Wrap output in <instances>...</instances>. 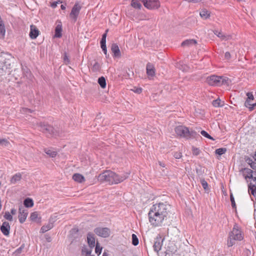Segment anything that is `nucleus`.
I'll list each match as a JSON object with an SVG mask.
<instances>
[{
    "label": "nucleus",
    "instance_id": "nucleus-1",
    "mask_svg": "<svg viewBox=\"0 0 256 256\" xmlns=\"http://www.w3.org/2000/svg\"><path fill=\"white\" fill-rule=\"evenodd\" d=\"M170 210V206L166 202H159L154 204L148 214L150 222L154 226H161L167 218Z\"/></svg>",
    "mask_w": 256,
    "mask_h": 256
},
{
    "label": "nucleus",
    "instance_id": "nucleus-2",
    "mask_svg": "<svg viewBox=\"0 0 256 256\" xmlns=\"http://www.w3.org/2000/svg\"><path fill=\"white\" fill-rule=\"evenodd\" d=\"M128 177V174L119 176L111 170H106L99 174L98 180L100 182H106L112 184L120 183Z\"/></svg>",
    "mask_w": 256,
    "mask_h": 256
},
{
    "label": "nucleus",
    "instance_id": "nucleus-3",
    "mask_svg": "<svg viewBox=\"0 0 256 256\" xmlns=\"http://www.w3.org/2000/svg\"><path fill=\"white\" fill-rule=\"evenodd\" d=\"M229 79L226 76L212 75L206 78V82L210 86H221L223 84L228 85Z\"/></svg>",
    "mask_w": 256,
    "mask_h": 256
},
{
    "label": "nucleus",
    "instance_id": "nucleus-4",
    "mask_svg": "<svg viewBox=\"0 0 256 256\" xmlns=\"http://www.w3.org/2000/svg\"><path fill=\"white\" fill-rule=\"evenodd\" d=\"M175 132L178 136L187 139L194 138L196 134L195 132L190 131L188 128L184 126H176L175 128Z\"/></svg>",
    "mask_w": 256,
    "mask_h": 256
},
{
    "label": "nucleus",
    "instance_id": "nucleus-5",
    "mask_svg": "<svg viewBox=\"0 0 256 256\" xmlns=\"http://www.w3.org/2000/svg\"><path fill=\"white\" fill-rule=\"evenodd\" d=\"M240 172L246 180L248 178H252L256 184V176H253V172L252 170L248 168H242ZM249 188L250 193L254 195L255 192H256V186L252 185V186H250Z\"/></svg>",
    "mask_w": 256,
    "mask_h": 256
},
{
    "label": "nucleus",
    "instance_id": "nucleus-6",
    "mask_svg": "<svg viewBox=\"0 0 256 256\" xmlns=\"http://www.w3.org/2000/svg\"><path fill=\"white\" fill-rule=\"evenodd\" d=\"M94 233L99 236L106 238L110 234V230L108 228L98 227L94 230Z\"/></svg>",
    "mask_w": 256,
    "mask_h": 256
},
{
    "label": "nucleus",
    "instance_id": "nucleus-7",
    "mask_svg": "<svg viewBox=\"0 0 256 256\" xmlns=\"http://www.w3.org/2000/svg\"><path fill=\"white\" fill-rule=\"evenodd\" d=\"M38 126L40 127V130L48 136H52L54 134V128L50 125L44 123V122H40L38 124Z\"/></svg>",
    "mask_w": 256,
    "mask_h": 256
},
{
    "label": "nucleus",
    "instance_id": "nucleus-8",
    "mask_svg": "<svg viewBox=\"0 0 256 256\" xmlns=\"http://www.w3.org/2000/svg\"><path fill=\"white\" fill-rule=\"evenodd\" d=\"M229 234L238 240H241L243 239V234L241 229L236 224L234 225L232 231Z\"/></svg>",
    "mask_w": 256,
    "mask_h": 256
},
{
    "label": "nucleus",
    "instance_id": "nucleus-9",
    "mask_svg": "<svg viewBox=\"0 0 256 256\" xmlns=\"http://www.w3.org/2000/svg\"><path fill=\"white\" fill-rule=\"evenodd\" d=\"M81 6L78 3H76L72 8V11L70 14V16L74 22L76 21Z\"/></svg>",
    "mask_w": 256,
    "mask_h": 256
},
{
    "label": "nucleus",
    "instance_id": "nucleus-10",
    "mask_svg": "<svg viewBox=\"0 0 256 256\" xmlns=\"http://www.w3.org/2000/svg\"><path fill=\"white\" fill-rule=\"evenodd\" d=\"M146 8L150 10L158 9L160 7V2L158 0H148Z\"/></svg>",
    "mask_w": 256,
    "mask_h": 256
},
{
    "label": "nucleus",
    "instance_id": "nucleus-11",
    "mask_svg": "<svg viewBox=\"0 0 256 256\" xmlns=\"http://www.w3.org/2000/svg\"><path fill=\"white\" fill-rule=\"evenodd\" d=\"M28 214V212L27 210L25 209L23 207H20L19 208L18 220L20 223L22 224L24 222H25Z\"/></svg>",
    "mask_w": 256,
    "mask_h": 256
},
{
    "label": "nucleus",
    "instance_id": "nucleus-12",
    "mask_svg": "<svg viewBox=\"0 0 256 256\" xmlns=\"http://www.w3.org/2000/svg\"><path fill=\"white\" fill-rule=\"evenodd\" d=\"M162 239L160 236H157L154 240V244L153 246L154 251L158 252L162 248Z\"/></svg>",
    "mask_w": 256,
    "mask_h": 256
},
{
    "label": "nucleus",
    "instance_id": "nucleus-13",
    "mask_svg": "<svg viewBox=\"0 0 256 256\" xmlns=\"http://www.w3.org/2000/svg\"><path fill=\"white\" fill-rule=\"evenodd\" d=\"M10 226L8 222H4L0 226V230L6 236H8L10 234Z\"/></svg>",
    "mask_w": 256,
    "mask_h": 256
},
{
    "label": "nucleus",
    "instance_id": "nucleus-14",
    "mask_svg": "<svg viewBox=\"0 0 256 256\" xmlns=\"http://www.w3.org/2000/svg\"><path fill=\"white\" fill-rule=\"evenodd\" d=\"M39 31L36 27L34 25L30 26V36L32 39H35L38 36Z\"/></svg>",
    "mask_w": 256,
    "mask_h": 256
},
{
    "label": "nucleus",
    "instance_id": "nucleus-15",
    "mask_svg": "<svg viewBox=\"0 0 256 256\" xmlns=\"http://www.w3.org/2000/svg\"><path fill=\"white\" fill-rule=\"evenodd\" d=\"M88 243L90 248H92L95 244V238L94 234L92 232H88L87 234Z\"/></svg>",
    "mask_w": 256,
    "mask_h": 256
},
{
    "label": "nucleus",
    "instance_id": "nucleus-16",
    "mask_svg": "<svg viewBox=\"0 0 256 256\" xmlns=\"http://www.w3.org/2000/svg\"><path fill=\"white\" fill-rule=\"evenodd\" d=\"M111 50L114 54V56L119 58L120 56V52L118 46L113 44L111 46Z\"/></svg>",
    "mask_w": 256,
    "mask_h": 256
},
{
    "label": "nucleus",
    "instance_id": "nucleus-17",
    "mask_svg": "<svg viewBox=\"0 0 256 256\" xmlns=\"http://www.w3.org/2000/svg\"><path fill=\"white\" fill-rule=\"evenodd\" d=\"M146 74L148 76H153L155 75V69L153 64L148 63L146 64Z\"/></svg>",
    "mask_w": 256,
    "mask_h": 256
},
{
    "label": "nucleus",
    "instance_id": "nucleus-18",
    "mask_svg": "<svg viewBox=\"0 0 256 256\" xmlns=\"http://www.w3.org/2000/svg\"><path fill=\"white\" fill-rule=\"evenodd\" d=\"M22 174L20 173H16L10 179V182L12 184H15L20 182L22 179Z\"/></svg>",
    "mask_w": 256,
    "mask_h": 256
},
{
    "label": "nucleus",
    "instance_id": "nucleus-19",
    "mask_svg": "<svg viewBox=\"0 0 256 256\" xmlns=\"http://www.w3.org/2000/svg\"><path fill=\"white\" fill-rule=\"evenodd\" d=\"M73 180L78 182H82L85 180L84 176L80 174H74L72 176Z\"/></svg>",
    "mask_w": 256,
    "mask_h": 256
},
{
    "label": "nucleus",
    "instance_id": "nucleus-20",
    "mask_svg": "<svg viewBox=\"0 0 256 256\" xmlns=\"http://www.w3.org/2000/svg\"><path fill=\"white\" fill-rule=\"evenodd\" d=\"M214 34L216 35L218 38H220L222 40H228L230 38V36L229 35H225L220 32L215 30L214 32Z\"/></svg>",
    "mask_w": 256,
    "mask_h": 256
},
{
    "label": "nucleus",
    "instance_id": "nucleus-21",
    "mask_svg": "<svg viewBox=\"0 0 256 256\" xmlns=\"http://www.w3.org/2000/svg\"><path fill=\"white\" fill-rule=\"evenodd\" d=\"M200 15L202 18L206 20L210 18V12H209L207 10L203 8L200 11Z\"/></svg>",
    "mask_w": 256,
    "mask_h": 256
},
{
    "label": "nucleus",
    "instance_id": "nucleus-22",
    "mask_svg": "<svg viewBox=\"0 0 256 256\" xmlns=\"http://www.w3.org/2000/svg\"><path fill=\"white\" fill-rule=\"evenodd\" d=\"M196 44V41L194 39L186 40L182 43V46H190Z\"/></svg>",
    "mask_w": 256,
    "mask_h": 256
},
{
    "label": "nucleus",
    "instance_id": "nucleus-23",
    "mask_svg": "<svg viewBox=\"0 0 256 256\" xmlns=\"http://www.w3.org/2000/svg\"><path fill=\"white\" fill-rule=\"evenodd\" d=\"M62 24H58L55 29L54 36L60 38L62 36Z\"/></svg>",
    "mask_w": 256,
    "mask_h": 256
},
{
    "label": "nucleus",
    "instance_id": "nucleus-24",
    "mask_svg": "<svg viewBox=\"0 0 256 256\" xmlns=\"http://www.w3.org/2000/svg\"><path fill=\"white\" fill-rule=\"evenodd\" d=\"M24 204L26 208H32L34 206V202L32 198H26L24 200Z\"/></svg>",
    "mask_w": 256,
    "mask_h": 256
},
{
    "label": "nucleus",
    "instance_id": "nucleus-25",
    "mask_svg": "<svg viewBox=\"0 0 256 256\" xmlns=\"http://www.w3.org/2000/svg\"><path fill=\"white\" fill-rule=\"evenodd\" d=\"M54 226L52 223H48L46 226H43L40 229V231L42 233H44L48 230H50L53 228Z\"/></svg>",
    "mask_w": 256,
    "mask_h": 256
},
{
    "label": "nucleus",
    "instance_id": "nucleus-26",
    "mask_svg": "<svg viewBox=\"0 0 256 256\" xmlns=\"http://www.w3.org/2000/svg\"><path fill=\"white\" fill-rule=\"evenodd\" d=\"M236 240H238L229 234L228 238V247H231L236 244Z\"/></svg>",
    "mask_w": 256,
    "mask_h": 256
},
{
    "label": "nucleus",
    "instance_id": "nucleus-27",
    "mask_svg": "<svg viewBox=\"0 0 256 256\" xmlns=\"http://www.w3.org/2000/svg\"><path fill=\"white\" fill-rule=\"evenodd\" d=\"M44 152L50 157L54 158L57 154V152L50 149H45Z\"/></svg>",
    "mask_w": 256,
    "mask_h": 256
},
{
    "label": "nucleus",
    "instance_id": "nucleus-28",
    "mask_svg": "<svg viewBox=\"0 0 256 256\" xmlns=\"http://www.w3.org/2000/svg\"><path fill=\"white\" fill-rule=\"evenodd\" d=\"M98 83L102 88H104L106 86V79L104 76H101L98 79Z\"/></svg>",
    "mask_w": 256,
    "mask_h": 256
},
{
    "label": "nucleus",
    "instance_id": "nucleus-29",
    "mask_svg": "<svg viewBox=\"0 0 256 256\" xmlns=\"http://www.w3.org/2000/svg\"><path fill=\"white\" fill-rule=\"evenodd\" d=\"M131 6L133 8L138 9H140L142 7L141 4L138 0H132Z\"/></svg>",
    "mask_w": 256,
    "mask_h": 256
},
{
    "label": "nucleus",
    "instance_id": "nucleus-30",
    "mask_svg": "<svg viewBox=\"0 0 256 256\" xmlns=\"http://www.w3.org/2000/svg\"><path fill=\"white\" fill-rule=\"evenodd\" d=\"M212 105L215 107L222 106L224 105V102H221L220 100L218 98L213 100Z\"/></svg>",
    "mask_w": 256,
    "mask_h": 256
},
{
    "label": "nucleus",
    "instance_id": "nucleus-31",
    "mask_svg": "<svg viewBox=\"0 0 256 256\" xmlns=\"http://www.w3.org/2000/svg\"><path fill=\"white\" fill-rule=\"evenodd\" d=\"M226 152V148H219L216 150L215 152L216 154L221 156L224 154Z\"/></svg>",
    "mask_w": 256,
    "mask_h": 256
},
{
    "label": "nucleus",
    "instance_id": "nucleus-32",
    "mask_svg": "<svg viewBox=\"0 0 256 256\" xmlns=\"http://www.w3.org/2000/svg\"><path fill=\"white\" fill-rule=\"evenodd\" d=\"M100 68V64L98 62H96L93 65L92 70L94 72H96L99 71Z\"/></svg>",
    "mask_w": 256,
    "mask_h": 256
},
{
    "label": "nucleus",
    "instance_id": "nucleus-33",
    "mask_svg": "<svg viewBox=\"0 0 256 256\" xmlns=\"http://www.w3.org/2000/svg\"><path fill=\"white\" fill-rule=\"evenodd\" d=\"M138 240L135 234H132V244L136 246L138 244Z\"/></svg>",
    "mask_w": 256,
    "mask_h": 256
},
{
    "label": "nucleus",
    "instance_id": "nucleus-34",
    "mask_svg": "<svg viewBox=\"0 0 256 256\" xmlns=\"http://www.w3.org/2000/svg\"><path fill=\"white\" fill-rule=\"evenodd\" d=\"M4 217L7 220L9 221L12 220V216L8 212H6L4 214Z\"/></svg>",
    "mask_w": 256,
    "mask_h": 256
},
{
    "label": "nucleus",
    "instance_id": "nucleus-35",
    "mask_svg": "<svg viewBox=\"0 0 256 256\" xmlns=\"http://www.w3.org/2000/svg\"><path fill=\"white\" fill-rule=\"evenodd\" d=\"M10 144L9 142L6 139H0V145L7 146Z\"/></svg>",
    "mask_w": 256,
    "mask_h": 256
},
{
    "label": "nucleus",
    "instance_id": "nucleus-36",
    "mask_svg": "<svg viewBox=\"0 0 256 256\" xmlns=\"http://www.w3.org/2000/svg\"><path fill=\"white\" fill-rule=\"evenodd\" d=\"M200 134L202 136H204L206 138H208L209 139H210V140H214V138L212 137L206 132L205 130H202L200 132Z\"/></svg>",
    "mask_w": 256,
    "mask_h": 256
},
{
    "label": "nucleus",
    "instance_id": "nucleus-37",
    "mask_svg": "<svg viewBox=\"0 0 256 256\" xmlns=\"http://www.w3.org/2000/svg\"><path fill=\"white\" fill-rule=\"evenodd\" d=\"M30 219L32 221H36L38 218V213L36 212H34L31 214Z\"/></svg>",
    "mask_w": 256,
    "mask_h": 256
},
{
    "label": "nucleus",
    "instance_id": "nucleus-38",
    "mask_svg": "<svg viewBox=\"0 0 256 256\" xmlns=\"http://www.w3.org/2000/svg\"><path fill=\"white\" fill-rule=\"evenodd\" d=\"M82 252L85 253L86 255H90L92 252V248H88L86 247H84L82 249Z\"/></svg>",
    "mask_w": 256,
    "mask_h": 256
},
{
    "label": "nucleus",
    "instance_id": "nucleus-39",
    "mask_svg": "<svg viewBox=\"0 0 256 256\" xmlns=\"http://www.w3.org/2000/svg\"><path fill=\"white\" fill-rule=\"evenodd\" d=\"M201 184L203 188L206 190H208V182L202 179L200 180Z\"/></svg>",
    "mask_w": 256,
    "mask_h": 256
},
{
    "label": "nucleus",
    "instance_id": "nucleus-40",
    "mask_svg": "<svg viewBox=\"0 0 256 256\" xmlns=\"http://www.w3.org/2000/svg\"><path fill=\"white\" fill-rule=\"evenodd\" d=\"M102 250V248L100 247L99 245V244L97 242L95 249L96 253L98 254H100L101 253Z\"/></svg>",
    "mask_w": 256,
    "mask_h": 256
},
{
    "label": "nucleus",
    "instance_id": "nucleus-41",
    "mask_svg": "<svg viewBox=\"0 0 256 256\" xmlns=\"http://www.w3.org/2000/svg\"><path fill=\"white\" fill-rule=\"evenodd\" d=\"M20 112L22 113V114H25V113H32V110L30 109H28V108H22L21 110H20Z\"/></svg>",
    "mask_w": 256,
    "mask_h": 256
},
{
    "label": "nucleus",
    "instance_id": "nucleus-42",
    "mask_svg": "<svg viewBox=\"0 0 256 256\" xmlns=\"http://www.w3.org/2000/svg\"><path fill=\"white\" fill-rule=\"evenodd\" d=\"M174 156L177 159H179L182 156V152H177L174 154Z\"/></svg>",
    "mask_w": 256,
    "mask_h": 256
},
{
    "label": "nucleus",
    "instance_id": "nucleus-43",
    "mask_svg": "<svg viewBox=\"0 0 256 256\" xmlns=\"http://www.w3.org/2000/svg\"><path fill=\"white\" fill-rule=\"evenodd\" d=\"M252 100H248V99H246V100L245 102H244V106L249 108V106H252V103L251 102V101Z\"/></svg>",
    "mask_w": 256,
    "mask_h": 256
},
{
    "label": "nucleus",
    "instance_id": "nucleus-44",
    "mask_svg": "<svg viewBox=\"0 0 256 256\" xmlns=\"http://www.w3.org/2000/svg\"><path fill=\"white\" fill-rule=\"evenodd\" d=\"M230 201H231V202H232V208H235L236 207V203H235V202H234V197L233 196L232 194H231L230 196Z\"/></svg>",
    "mask_w": 256,
    "mask_h": 256
},
{
    "label": "nucleus",
    "instance_id": "nucleus-45",
    "mask_svg": "<svg viewBox=\"0 0 256 256\" xmlns=\"http://www.w3.org/2000/svg\"><path fill=\"white\" fill-rule=\"evenodd\" d=\"M248 96L247 99L253 100L254 99V96L252 92H248L246 94Z\"/></svg>",
    "mask_w": 256,
    "mask_h": 256
},
{
    "label": "nucleus",
    "instance_id": "nucleus-46",
    "mask_svg": "<svg viewBox=\"0 0 256 256\" xmlns=\"http://www.w3.org/2000/svg\"><path fill=\"white\" fill-rule=\"evenodd\" d=\"M200 152V151L198 148H192V152L194 154L198 156V154H199Z\"/></svg>",
    "mask_w": 256,
    "mask_h": 256
},
{
    "label": "nucleus",
    "instance_id": "nucleus-47",
    "mask_svg": "<svg viewBox=\"0 0 256 256\" xmlns=\"http://www.w3.org/2000/svg\"><path fill=\"white\" fill-rule=\"evenodd\" d=\"M64 60L65 64H68L70 63V60L68 58V56H66V54H64Z\"/></svg>",
    "mask_w": 256,
    "mask_h": 256
},
{
    "label": "nucleus",
    "instance_id": "nucleus-48",
    "mask_svg": "<svg viewBox=\"0 0 256 256\" xmlns=\"http://www.w3.org/2000/svg\"><path fill=\"white\" fill-rule=\"evenodd\" d=\"M4 65L2 62H0V74H2L4 70Z\"/></svg>",
    "mask_w": 256,
    "mask_h": 256
},
{
    "label": "nucleus",
    "instance_id": "nucleus-49",
    "mask_svg": "<svg viewBox=\"0 0 256 256\" xmlns=\"http://www.w3.org/2000/svg\"><path fill=\"white\" fill-rule=\"evenodd\" d=\"M250 166L253 170H256V162H254L252 163L251 164Z\"/></svg>",
    "mask_w": 256,
    "mask_h": 256
},
{
    "label": "nucleus",
    "instance_id": "nucleus-50",
    "mask_svg": "<svg viewBox=\"0 0 256 256\" xmlns=\"http://www.w3.org/2000/svg\"><path fill=\"white\" fill-rule=\"evenodd\" d=\"M256 106V102L252 103V106H249V110L250 111L254 109V108Z\"/></svg>",
    "mask_w": 256,
    "mask_h": 256
},
{
    "label": "nucleus",
    "instance_id": "nucleus-51",
    "mask_svg": "<svg viewBox=\"0 0 256 256\" xmlns=\"http://www.w3.org/2000/svg\"><path fill=\"white\" fill-rule=\"evenodd\" d=\"M225 58L226 59H229L230 58V54L229 52H226L224 54Z\"/></svg>",
    "mask_w": 256,
    "mask_h": 256
},
{
    "label": "nucleus",
    "instance_id": "nucleus-52",
    "mask_svg": "<svg viewBox=\"0 0 256 256\" xmlns=\"http://www.w3.org/2000/svg\"><path fill=\"white\" fill-rule=\"evenodd\" d=\"M16 213V210L14 208H12L10 210V214L12 215H15Z\"/></svg>",
    "mask_w": 256,
    "mask_h": 256
},
{
    "label": "nucleus",
    "instance_id": "nucleus-53",
    "mask_svg": "<svg viewBox=\"0 0 256 256\" xmlns=\"http://www.w3.org/2000/svg\"><path fill=\"white\" fill-rule=\"evenodd\" d=\"M246 162H247V163L250 166L251 164L252 163L254 162V161L250 159V158H248L246 160Z\"/></svg>",
    "mask_w": 256,
    "mask_h": 256
},
{
    "label": "nucleus",
    "instance_id": "nucleus-54",
    "mask_svg": "<svg viewBox=\"0 0 256 256\" xmlns=\"http://www.w3.org/2000/svg\"><path fill=\"white\" fill-rule=\"evenodd\" d=\"M106 44V38H102L100 40V44Z\"/></svg>",
    "mask_w": 256,
    "mask_h": 256
},
{
    "label": "nucleus",
    "instance_id": "nucleus-55",
    "mask_svg": "<svg viewBox=\"0 0 256 256\" xmlns=\"http://www.w3.org/2000/svg\"><path fill=\"white\" fill-rule=\"evenodd\" d=\"M140 0L144 4V6L146 7V4H148L147 3L148 0Z\"/></svg>",
    "mask_w": 256,
    "mask_h": 256
},
{
    "label": "nucleus",
    "instance_id": "nucleus-56",
    "mask_svg": "<svg viewBox=\"0 0 256 256\" xmlns=\"http://www.w3.org/2000/svg\"><path fill=\"white\" fill-rule=\"evenodd\" d=\"M108 32V30H106V32L102 34V38H106Z\"/></svg>",
    "mask_w": 256,
    "mask_h": 256
},
{
    "label": "nucleus",
    "instance_id": "nucleus-57",
    "mask_svg": "<svg viewBox=\"0 0 256 256\" xmlns=\"http://www.w3.org/2000/svg\"><path fill=\"white\" fill-rule=\"evenodd\" d=\"M158 164L160 166H162V168H164L165 167V164L164 163H163L162 162H160L159 161L158 162Z\"/></svg>",
    "mask_w": 256,
    "mask_h": 256
},
{
    "label": "nucleus",
    "instance_id": "nucleus-58",
    "mask_svg": "<svg viewBox=\"0 0 256 256\" xmlns=\"http://www.w3.org/2000/svg\"><path fill=\"white\" fill-rule=\"evenodd\" d=\"M200 1H201V0H190V2H192L194 3H197V2H200Z\"/></svg>",
    "mask_w": 256,
    "mask_h": 256
},
{
    "label": "nucleus",
    "instance_id": "nucleus-59",
    "mask_svg": "<svg viewBox=\"0 0 256 256\" xmlns=\"http://www.w3.org/2000/svg\"><path fill=\"white\" fill-rule=\"evenodd\" d=\"M100 45H101V48H102V50L104 49V48H106V44H100Z\"/></svg>",
    "mask_w": 256,
    "mask_h": 256
},
{
    "label": "nucleus",
    "instance_id": "nucleus-60",
    "mask_svg": "<svg viewBox=\"0 0 256 256\" xmlns=\"http://www.w3.org/2000/svg\"><path fill=\"white\" fill-rule=\"evenodd\" d=\"M136 92L137 93H140L142 92V89L141 88H139V89H138L136 91Z\"/></svg>",
    "mask_w": 256,
    "mask_h": 256
},
{
    "label": "nucleus",
    "instance_id": "nucleus-61",
    "mask_svg": "<svg viewBox=\"0 0 256 256\" xmlns=\"http://www.w3.org/2000/svg\"><path fill=\"white\" fill-rule=\"evenodd\" d=\"M102 51L104 52V54H105L106 55V54H107V50H106V48L103 49V50H102Z\"/></svg>",
    "mask_w": 256,
    "mask_h": 256
},
{
    "label": "nucleus",
    "instance_id": "nucleus-62",
    "mask_svg": "<svg viewBox=\"0 0 256 256\" xmlns=\"http://www.w3.org/2000/svg\"><path fill=\"white\" fill-rule=\"evenodd\" d=\"M102 256H108V254L106 252H104L102 254Z\"/></svg>",
    "mask_w": 256,
    "mask_h": 256
},
{
    "label": "nucleus",
    "instance_id": "nucleus-63",
    "mask_svg": "<svg viewBox=\"0 0 256 256\" xmlns=\"http://www.w3.org/2000/svg\"><path fill=\"white\" fill-rule=\"evenodd\" d=\"M60 8L62 10H65L66 9V7L63 4H62L61 6H60Z\"/></svg>",
    "mask_w": 256,
    "mask_h": 256
},
{
    "label": "nucleus",
    "instance_id": "nucleus-64",
    "mask_svg": "<svg viewBox=\"0 0 256 256\" xmlns=\"http://www.w3.org/2000/svg\"><path fill=\"white\" fill-rule=\"evenodd\" d=\"M56 6V4H54V3H53L52 4V6L54 8Z\"/></svg>",
    "mask_w": 256,
    "mask_h": 256
}]
</instances>
